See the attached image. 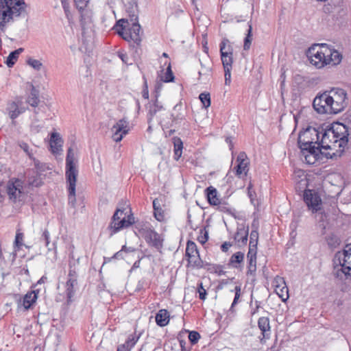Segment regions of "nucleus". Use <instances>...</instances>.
Segmentation results:
<instances>
[{
  "label": "nucleus",
  "mask_w": 351,
  "mask_h": 351,
  "mask_svg": "<svg viewBox=\"0 0 351 351\" xmlns=\"http://www.w3.org/2000/svg\"><path fill=\"white\" fill-rule=\"evenodd\" d=\"M129 131L130 127L128 121L125 119H119L112 128V138L114 141L120 142Z\"/></svg>",
  "instance_id": "dca6fc26"
},
{
  "label": "nucleus",
  "mask_w": 351,
  "mask_h": 351,
  "mask_svg": "<svg viewBox=\"0 0 351 351\" xmlns=\"http://www.w3.org/2000/svg\"><path fill=\"white\" fill-rule=\"evenodd\" d=\"M307 56L310 63L318 69L337 66L343 58L338 50L326 43L312 45L308 50Z\"/></svg>",
  "instance_id": "f03ea898"
},
{
  "label": "nucleus",
  "mask_w": 351,
  "mask_h": 351,
  "mask_svg": "<svg viewBox=\"0 0 351 351\" xmlns=\"http://www.w3.org/2000/svg\"><path fill=\"white\" fill-rule=\"evenodd\" d=\"M185 343H186V342L184 340H180V345L182 347V351H189L188 350H186L185 348H184V344Z\"/></svg>",
  "instance_id": "680f3d73"
},
{
  "label": "nucleus",
  "mask_w": 351,
  "mask_h": 351,
  "mask_svg": "<svg viewBox=\"0 0 351 351\" xmlns=\"http://www.w3.org/2000/svg\"><path fill=\"white\" fill-rule=\"evenodd\" d=\"M258 239V232L257 230H252L250 233V241L249 249H256L257 250V244Z\"/></svg>",
  "instance_id": "37998d69"
},
{
  "label": "nucleus",
  "mask_w": 351,
  "mask_h": 351,
  "mask_svg": "<svg viewBox=\"0 0 351 351\" xmlns=\"http://www.w3.org/2000/svg\"><path fill=\"white\" fill-rule=\"evenodd\" d=\"M153 208L154 215L156 219L160 222L164 221L165 220V210L159 206H157V199L153 201Z\"/></svg>",
  "instance_id": "72a5a7b5"
},
{
  "label": "nucleus",
  "mask_w": 351,
  "mask_h": 351,
  "mask_svg": "<svg viewBox=\"0 0 351 351\" xmlns=\"http://www.w3.org/2000/svg\"><path fill=\"white\" fill-rule=\"evenodd\" d=\"M121 252H122V250H119V252H116L114 256H113V258H119L121 256Z\"/></svg>",
  "instance_id": "e2e57ef3"
},
{
  "label": "nucleus",
  "mask_w": 351,
  "mask_h": 351,
  "mask_svg": "<svg viewBox=\"0 0 351 351\" xmlns=\"http://www.w3.org/2000/svg\"><path fill=\"white\" fill-rule=\"evenodd\" d=\"M200 339V335L197 331H191L189 334V339L192 344H195Z\"/></svg>",
  "instance_id": "8fccbe9b"
},
{
  "label": "nucleus",
  "mask_w": 351,
  "mask_h": 351,
  "mask_svg": "<svg viewBox=\"0 0 351 351\" xmlns=\"http://www.w3.org/2000/svg\"><path fill=\"white\" fill-rule=\"evenodd\" d=\"M220 53L223 69H232L233 49L228 39H223L220 43Z\"/></svg>",
  "instance_id": "4468645a"
},
{
  "label": "nucleus",
  "mask_w": 351,
  "mask_h": 351,
  "mask_svg": "<svg viewBox=\"0 0 351 351\" xmlns=\"http://www.w3.org/2000/svg\"><path fill=\"white\" fill-rule=\"evenodd\" d=\"M62 8L64 10L65 14L66 16V18L69 21H71L72 19V15L69 10V1H66L64 3H62Z\"/></svg>",
  "instance_id": "3c124183"
},
{
  "label": "nucleus",
  "mask_w": 351,
  "mask_h": 351,
  "mask_svg": "<svg viewBox=\"0 0 351 351\" xmlns=\"http://www.w3.org/2000/svg\"><path fill=\"white\" fill-rule=\"evenodd\" d=\"M320 134L322 138H319V152L325 154L327 158H332L341 152L348 144V129L342 123H333Z\"/></svg>",
  "instance_id": "f257e3e1"
},
{
  "label": "nucleus",
  "mask_w": 351,
  "mask_h": 351,
  "mask_svg": "<svg viewBox=\"0 0 351 351\" xmlns=\"http://www.w3.org/2000/svg\"><path fill=\"white\" fill-rule=\"evenodd\" d=\"M26 95L27 96L25 101L27 104L34 108L39 105V90L34 86L32 83H27Z\"/></svg>",
  "instance_id": "5701e85b"
},
{
  "label": "nucleus",
  "mask_w": 351,
  "mask_h": 351,
  "mask_svg": "<svg viewBox=\"0 0 351 351\" xmlns=\"http://www.w3.org/2000/svg\"><path fill=\"white\" fill-rule=\"evenodd\" d=\"M49 144V150L52 154L57 156L62 154L64 141L59 133L56 132L51 133Z\"/></svg>",
  "instance_id": "412c9836"
},
{
  "label": "nucleus",
  "mask_w": 351,
  "mask_h": 351,
  "mask_svg": "<svg viewBox=\"0 0 351 351\" xmlns=\"http://www.w3.org/2000/svg\"><path fill=\"white\" fill-rule=\"evenodd\" d=\"M340 267L335 268V276L340 278L351 277V243L339 253Z\"/></svg>",
  "instance_id": "6e6552de"
},
{
  "label": "nucleus",
  "mask_w": 351,
  "mask_h": 351,
  "mask_svg": "<svg viewBox=\"0 0 351 351\" xmlns=\"http://www.w3.org/2000/svg\"><path fill=\"white\" fill-rule=\"evenodd\" d=\"M114 29L125 41L133 45H140L141 42V26L136 19H120L117 22Z\"/></svg>",
  "instance_id": "20e7f679"
},
{
  "label": "nucleus",
  "mask_w": 351,
  "mask_h": 351,
  "mask_svg": "<svg viewBox=\"0 0 351 351\" xmlns=\"http://www.w3.org/2000/svg\"><path fill=\"white\" fill-rule=\"evenodd\" d=\"M24 234L21 231L20 229H18L16 232L15 239L14 241V252L15 254L17 252H19L22 246L24 245Z\"/></svg>",
  "instance_id": "473e14b6"
},
{
  "label": "nucleus",
  "mask_w": 351,
  "mask_h": 351,
  "mask_svg": "<svg viewBox=\"0 0 351 351\" xmlns=\"http://www.w3.org/2000/svg\"><path fill=\"white\" fill-rule=\"evenodd\" d=\"M156 323L160 327L166 326L170 321V314L167 309H160L155 317Z\"/></svg>",
  "instance_id": "cd10ccee"
},
{
  "label": "nucleus",
  "mask_w": 351,
  "mask_h": 351,
  "mask_svg": "<svg viewBox=\"0 0 351 351\" xmlns=\"http://www.w3.org/2000/svg\"><path fill=\"white\" fill-rule=\"evenodd\" d=\"M39 289L27 291L18 302V308H23L24 311L33 308L38 298Z\"/></svg>",
  "instance_id": "f3484780"
},
{
  "label": "nucleus",
  "mask_w": 351,
  "mask_h": 351,
  "mask_svg": "<svg viewBox=\"0 0 351 351\" xmlns=\"http://www.w3.org/2000/svg\"><path fill=\"white\" fill-rule=\"evenodd\" d=\"M199 99H200L202 106L205 108H208L210 106L211 100L210 95L209 93H202L199 95Z\"/></svg>",
  "instance_id": "a18cd8bd"
},
{
  "label": "nucleus",
  "mask_w": 351,
  "mask_h": 351,
  "mask_svg": "<svg viewBox=\"0 0 351 351\" xmlns=\"http://www.w3.org/2000/svg\"><path fill=\"white\" fill-rule=\"evenodd\" d=\"M250 170V159L244 152H241L237 156L236 165L232 169L236 177L245 179Z\"/></svg>",
  "instance_id": "9b49d317"
},
{
  "label": "nucleus",
  "mask_w": 351,
  "mask_h": 351,
  "mask_svg": "<svg viewBox=\"0 0 351 351\" xmlns=\"http://www.w3.org/2000/svg\"><path fill=\"white\" fill-rule=\"evenodd\" d=\"M124 214V210L117 209L112 218V221L110 225H113L114 222H120L121 216Z\"/></svg>",
  "instance_id": "09e8293b"
},
{
  "label": "nucleus",
  "mask_w": 351,
  "mask_h": 351,
  "mask_svg": "<svg viewBox=\"0 0 351 351\" xmlns=\"http://www.w3.org/2000/svg\"><path fill=\"white\" fill-rule=\"evenodd\" d=\"M275 292L283 302L289 298V290L284 278L277 276L273 281Z\"/></svg>",
  "instance_id": "4be33fe9"
},
{
  "label": "nucleus",
  "mask_w": 351,
  "mask_h": 351,
  "mask_svg": "<svg viewBox=\"0 0 351 351\" xmlns=\"http://www.w3.org/2000/svg\"><path fill=\"white\" fill-rule=\"evenodd\" d=\"M143 237L146 242L159 250L162 246V239L160 234L150 228L143 229Z\"/></svg>",
  "instance_id": "a211bd4d"
},
{
  "label": "nucleus",
  "mask_w": 351,
  "mask_h": 351,
  "mask_svg": "<svg viewBox=\"0 0 351 351\" xmlns=\"http://www.w3.org/2000/svg\"><path fill=\"white\" fill-rule=\"evenodd\" d=\"M199 253L197 249L196 243L192 241H188L186 242V250H185V258L192 254H197Z\"/></svg>",
  "instance_id": "4c0bfd02"
},
{
  "label": "nucleus",
  "mask_w": 351,
  "mask_h": 351,
  "mask_svg": "<svg viewBox=\"0 0 351 351\" xmlns=\"http://www.w3.org/2000/svg\"><path fill=\"white\" fill-rule=\"evenodd\" d=\"M317 216L319 217V221H324L327 219V215L322 208V210L317 213Z\"/></svg>",
  "instance_id": "5fc2aeb1"
},
{
  "label": "nucleus",
  "mask_w": 351,
  "mask_h": 351,
  "mask_svg": "<svg viewBox=\"0 0 351 351\" xmlns=\"http://www.w3.org/2000/svg\"><path fill=\"white\" fill-rule=\"evenodd\" d=\"M140 263H141V259L136 261L134 263V265H133V267H138L139 265H140Z\"/></svg>",
  "instance_id": "0e129e2a"
},
{
  "label": "nucleus",
  "mask_w": 351,
  "mask_h": 351,
  "mask_svg": "<svg viewBox=\"0 0 351 351\" xmlns=\"http://www.w3.org/2000/svg\"><path fill=\"white\" fill-rule=\"evenodd\" d=\"M134 223V217L130 212L127 214L124 212L123 216L120 219V222H114L113 225H110V228L112 230L113 233H116L123 228H127Z\"/></svg>",
  "instance_id": "b1692460"
},
{
  "label": "nucleus",
  "mask_w": 351,
  "mask_h": 351,
  "mask_svg": "<svg viewBox=\"0 0 351 351\" xmlns=\"http://www.w3.org/2000/svg\"><path fill=\"white\" fill-rule=\"evenodd\" d=\"M139 339V336L136 334V332L130 335L128 337L127 340L123 344H121V348L123 349H126L128 351H131V350L134 347L136 343L138 342Z\"/></svg>",
  "instance_id": "7c9ffc66"
},
{
  "label": "nucleus",
  "mask_w": 351,
  "mask_h": 351,
  "mask_svg": "<svg viewBox=\"0 0 351 351\" xmlns=\"http://www.w3.org/2000/svg\"><path fill=\"white\" fill-rule=\"evenodd\" d=\"M256 250L249 249L247 254V276H254L256 271Z\"/></svg>",
  "instance_id": "393cba45"
},
{
  "label": "nucleus",
  "mask_w": 351,
  "mask_h": 351,
  "mask_svg": "<svg viewBox=\"0 0 351 351\" xmlns=\"http://www.w3.org/2000/svg\"><path fill=\"white\" fill-rule=\"evenodd\" d=\"M197 240L202 245L205 244L208 240V233L206 228L199 230V235L197 236Z\"/></svg>",
  "instance_id": "49530a36"
},
{
  "label": "nucleus",
  "mask_w": 351,
  "mask_h": 351,
  "mask_svg": "<svg viewBox=\"0 0 351 351\" xmlns=\"http://www.w3.org/2000/svg\"><path fill=\"white\" fill-rule=\"evenodd\" d=\"M303 199L308 209L312 213H317L322 210V200L319 195L314 190L306 189L304 192Z\"/></svg>",
  "instance_id": "9d476101"
},
{
  "label": "nucleus",
  "mask_w": 351,
  "mask_h": 351,
  "mask_svg": "<svg viewBox=\"0 0 351 351\" xmlns=\"http://www.w3.org/2000/svg\"><path fill=\"white\" fill-rule=\"evenodd\" d=\"M234 292V300H233V302L231 304V306H230V310L231 311H233V308L240 301V298L242 295V293H241V285H237L234 290L232 291Z\"/></svg>",
  "instance_id": "79ce46f5"
},
{
  "label": "nucleus",
  "mask_w": 351,
  "mask_h": 351,
  "mask_svg": "<svg viewBox=\"0 0 351 351\" xmlns=\"http://www.w3.org/2000/svg\"><path fill=\"white\" fill-rule=\"evenodd\" d=\"M244 260V254L241 252H237L233 254L230 258V265L233 267L238 268L239 265Z\"/></svg>",
  "instance_id": "f704fd0d"
},
{
  "label": "nucleus",
  "mask_w": 351,
  "mask_h": 351,
  "mask_svg": "<svg viewBox=\"0 0 351 351\" xmlns=\"http://www.w3.org/2000/svg\"><path fill=\"white\" fill-rule=\"evenodd\" d=\"M73 149L69 147L66 157L65 178L68 191L69 203L75 206L76 203L75 186L78 169Z\"/></svg>",
  "instance_id": "7ed1b4c3"
},
{
  "label": "nucleus",
  "mask_w": 351,
  "mask_h": 351,
  "mask_svg": "<svg viewBox=\"0 0 351 351\" xmlns=\"http://www.w3.org/2000/svg\"><path fill=\"white\" fill-rule=\"evenodd\" d=\"M252 41V25H249V28L247 30V34L244 40L243 49L245 50H248L250 48L251 44Z\"/></svg>",
  "instance_id": "c03bdc74"
},
{
  "label": "nucleus",
  "mask_w": 351,
  "mask_h": 351,
  "mask_svg": "<svg viewBox=\"0 0 351 351\" xmlns=\"http://www.w3.org/2000/svg\"><path fill=\"white\" fill-rule=\"evenodd\" d=\"M231 70H232V69H224L225 84L226 85H230V82H231Z\"/></svg>",
  "instance_id": "603ef678"
},
{
  "label": "nucleus",
  "mask_w": 351,
  "mask_h": 351,
  "mask_svg": "<svg viewBox=\"0 0 351 351\" xmlns=\"http://www.w3.org/2000/svg\"><path fill=\"white\" fill-rule=\"evenodd\" d=\"M158 79L162 82L169 83L173 82L175 80V76L171 69V64L169 60H166L163 66H160L157 72Z\"/></svg>",
  "instance_id": "aec40b11"
},
{
  "label": "nucleus",
  "mask_w": 351,
  "mask_h": 351,
  "mask_svg": "<svg viewBox=\"0 0 351 351\" xmlns=\"http://www.w3.org/2000/svg\"><path fill=\"white\" fill-rule=\"evenodd\" d=\"M330 105L333 114H337L344 110L347 105V93L342 88H332L328 91Z\"/></svg>",
  "instance_id": "1a4fd4ad"
},
{
  "label": "nucleus",
  "mask_w": 351,
  "mask_h": 351,
  "mask_svg": "<svg viewBox=\"0 0 351 351\" xmlns=\"http://www.w3.org/2000/svg\"><path fill=\"white\" fill-rule=\"evenodd\" d=\"M162 57H165V58H169V55H168L167 53H165V52H164V53H162Z\"/></svg>",
  "instance_id": "774afa93"
},
{
  "label": "nucleus",
  "mask_w": 351,
  "mask_h": 351,
  "mask_svg": "<svg viewBox=\"0 0 351 351\" xmlns=\"http://www.w3.org/2000/svg\"><path fill=\"white\" fill-rule=\"evenodd\" d=\"M21 101V99L18 101H10L8 104L7 110L8 112L9 117L14 121L21 114L25 111V108H19L18 102Z\"/></svg>",
  "instance_id": "a878e982"
},
{
  "label": "nucleus",
  "mask_w": 351,
  "mask_h": 351,
  "mask_svg": "<svg viewBox=\"0 0 351 351\" xmlns=\"http://www.w3.org/2000/svg\"><path fill=\"white\" fill-rule=\"evenodd\" d=\"M183 144L182 141L178 138L177 142L174 143V160L178 161L182 154Z\"/></svg>",
  "instance_id": "ea45409f"
},
{
  "label": "nucleus",
  "mask_w": 351,
  "mask_h": 351,
  "mask_svg": "<svg viewBox=\"0 0 351 351\" xmlns=\"http://www.w3.org/2000/svg\"><path fill=\"white\" fill-rule=\"evenodd\" d=\"M330 101L328 92H324L314 99L313 105L318 113L333 114Z\"/></svg>",
  "instance_id": "f8f14e48"
},
{
  "label": "nucleus",
  "mask_w": 351,
  "mask_h": 351,
  "mask_svg": "<svg viewBox=\"0 0 351 351\" xmlns=\"http://www.w3.org/2000/svg\"><path fill=\"white\" fill-rule=\"evenodd\" d=\"M187 261L186 267L197 268L201 267L202 260L200 257L199 253L197 254H192L188 257H186Z\"/></svg>",
  "instance_id": "c756f323"
},
{
  "label": "nucleus",
  "mask_w": 351,
  "mask_h": 351,
  "mask_svg": "<svg viewBox=\"0 0 351 351\" xmlns=\"http://www.w3.org/2000/svg\"><path fill=\"white\" fill-rule=\"evenodd\" d=\"M43 236L45 237V241H46V245H48L49 243V234L47 231H45L43 233Z\"/></svg>",
  "instance_id": "13d9d810"
},
{
  "label": "nucleus",
  "mask_w": 351,
  "mask_h": 351,
  "mask_svg": "<svg viewBox=\"0 0 351 351\" xmlns=\"http://www.w3.org/2000/svg\"><path fill=\"white\" fill-rule=\"evenodd\" d=\"M320 132L315 128L308 127L299 134L298 144L301 150L311 148L319 149Z\"/></svg>",
  "instance_id": "423d86ee"
},
{
  "label": "nucleus",
  "mask_w": 351,
  "mask_h": 351,
  "mask_svg": "<svg viewBox=\"0 0 351 351\" xmlns=\"http://www.w3.org/2000/svg\"><path fill=\"white\" fill-rule=\"evenodd\" d=\"M25 185L23 181L19 178H12L7 184V193L10 201L13 203L23 202L26 197Z\"/></svg>",
  "instance_id": "0eeeda50"
},
{
  "label": "nucleus",
  "mask_w": 351,
  "mask_h": 351,
  "mask_svg": "<svg viewBox=\"0 0 351 351\" xmlns=\"http://www.w3.org/2000/svg\"><path fill=\"white\" fill-rule=\"evenodd\" d=\"M119 57L121 58V59L123 61V62H125V58L126 57V55L125 54H119Z\"/></svg>",
  "instance_id": "338daca9"
},
{
  "label": "nucleus",
  "mask_w": 351,
  "mask_h": 351,
  "mask_svg": "<svg viewBox=\"0 0 351 351\" xmlns=\"http://www.w3.org/2000/svg\"><path fill=\"white\" fill-rule=\"evenodd\" d=\"M23 51L22 48H19L12 52H11L6 60V64L9 67H12L15 62L17 61L19 54Z\"/></svg>",
  "instance_id": "e433bc0d"
},
{
  "label": "nucleus",
  "mask_w": 351,
  "mask_h": 351,
  "mask_svg": "<svg viewBox=\"0 0 351 351\" xmlns=\"http://www.w3.org/2000/svg\"><path fill=\"white\" fill-rule=\"evenodd\" d=\"M162 108V106L158 104L157 99L153 104H149V106H147L149 119H152V118L156 115V114L160 110H161Z\"/></svg>",
  "instance_id": "58836bf2"
},
{
  "label": "nucleus",
  "mask_w": 351,
  "mask_h": 351,
  "mask_svg": "<svg viewBox=\"0 0 351 351\" xmlns=\"http://www.w3.org/2000/svg\"><path fill=\"white\" fill-rule=\"evenodd\" d=\"M122 252H129L133 251L130 247H127L126 245H123L121 250Z\"/></svg>",
  "instance_id": "052dcab7"
},
{
  "label": "nucleus",
  "mask_w": 351,
  "mask_h": 351,
  "mask_svg": "<svg viewBox=\"0 0 351 351\" xmlns=\"http://www.w3.org/2000/svg\"><path fill=\"white\" fill-rule=\"evenodd\" d=\"M198 269H204L210 273H220L222 270V267L220 265L204 261H202L201 267H199Z\"/></svg>",
  "instance_id": "c9c22d12"
},
{
  "label": "nucleus",
  "mask_w": 351,
  "mask_h": 351,
  "mask_svg": "<svg viewBox=\"0 0 351 351\" xmlns=\"http://www.w3.org/2000/svg\"><path fill=\"white\" fill-rule=\"evenodd\" d=\"M117 351H128V350H127L126 349L122 348L121 346L120 345V346H118Z\"/></svg>",
  "instance_id": "69168bd1"
},
{
  "label": "nucleus",
  "mask_w": 351,
  "mask_h": 351,
  "mask_svg": "<svg viewBox=\"0 0 351 351\" xmlns=\"http://www.w3.org/2000/svg\"><path fill=\"white\" fill-rule=\"evenodd\" d=\"M142 96L145 99H149V89H148V86H147V80H145L143 88V90H142Z\"/></svg>",
  "instance_id": "864d4df0"
},
{
  "label": "nucleus",
  "mask_w": 351,
  "mask_h": 351,
  "mask_svg": "<svg viewBox=\"0 0 351 351\" xmlns=\"http://www.w3.org/2000/svg\"><path fill=\"white\" fill-rule=\"evenodd\" d=\"M248 238V229L240 228L237 231L234 239L238 243L245 245Z\"/></svg>",
  "instance_id": "2f4dec72"
},
{
  "label": "nucleus",
  "mask_w": 351,
  "mask_h": 351,
  "mask_svg": "<svg viewBox=\"0 0 351 351\" xmlns=\"http://www.w3.org/2000/svg\"><path fill=\"white\" fill-rule=\"evenodd\" d=\"M196 293H198V298L200 300L204 301L207 298V290L202 282L197 283Z\"/></svg>",
  "instance_id": "a19ab883"
},
{
  "label": "nucleus",
  "mask_w": 351,
  "mask_h": 351,
  "mask_svg": "<svg viewBox=\"0 0 351 351\" xmlns=\"http://www.w3.org/2000/svg\"><path fill=\"white\" fill-rule=\"evenodd\" d=\"M260 308V305L258 304V302H256V307L252 311L251 314L252 315H254L258 312V309Z\"/></svg>",
  "instance_id": "bf43d9fd"
},
{
  "label": "nucleus",
  "mask_w": 351,
  "mask_h": 351,
  "mask_svg": "<svg viewBox=\"0 0 351 351\" xmlns=\"http://www.w3.org/2000/svg\"><path fill=\"white\" fill-rule=\"evenodd\" d=\"M24 8V0H0V29L4 31L13 16L20 15Z\"/></svg>",
  "instance_id": "39448f33"
},
{
  "label": "nucleus",
  "mask_w": 351,
  "mask_h": 351,
  "mask_svg": "<svg viewBox=\"0 0 351 351\" xmlns=\"http://www.w3.org/2000/svg\"><path fill=\"white\" fill-rule=\"evenodd\" d=\"M319 152V149L311 148L306 150H302V156L304 158V161L307 164H314L317 160V156Z\"/></svg>",
  "instance_id": "c85d7f7f"
},
{
  "label": "nucleus",
  "mask_w": 351,
  "mask_h": 351,
  "mask_svg": "<svg viewBox=\"0 0 351 351\" xmlns=\"http://www.w3.org/2000/svg\"><path fill=\"white\" fill-rule=\"evenodd\" d=\"M27 64L37 71H39L43 66L40 61L34 58H29L27 60Z\"/></svg>",
  "instance_id": "de8ad7c7"
},
{
  "label": "nucleus",
  "mask_w": 351,
  "mask_h": 351,
  "mask_svg": "<svg viewBox=\"0 0 351 351\" xmlns=\"http://www.w3.org/2000/svg\"><path fill=\"white\" fill-rule=\"evenodd\" d=\"M232 246V244L230 242H224L221 245V250L223 252H226L228 251L229 248Z\"/></svg>",
  "instance_id": "6e6d98bb"
},
{
  "label": "nucleus",
  "mask_w": 351,
  "mask_h": 351,
  "mask_svg": "<svg viewBox=\"0 0 351 351\" xmlns=\"http://www.w3.org/2000/svg\"><path fill=\"white\" fill-rule=\"evenodd\" d=\"M258 327L261 332L259 337L261 344H265L267 340L271 338V325L268 317H261L258 319Z\"/></svg>",
  "instance_id": "6ab92c4d"
},
{
  "label": "nucleus",
  "mask_w": 351,
  "mask_h": 351,
  "mask_svg": "<svg viewBox=\"0 0 351 351\" xmlns=\"http://www.w3.org/2000/svg\"><path fill=\"white\" fill-rule=\"evenodd\" d=\"M205 195L208 203L212 206H218L221 203V200L217 195V189L210 186L205 189Z\"/></svg>",
  "instance_id": "bb28decb"
},
{
  "label": "nucleus",
  "mask_w": 351,
  "mask_h": 351,
  "mask_svg": "<svg viewBox=\"0 0 351 351\" xmlns=\"http://www.w3.org/2000/svg\"><path fill=\"white\" fill-rule=\"evenodd\" d=\"M78 274L75 267L69 264L67 280L65 283V293L67 301L71 302L75 294V287L77 285Z\"/></svg>",
  "instance_id": "ddd939ff"
},
{
  "label": "nucleus",
  "mask_w": 351,
  "mask_h": 351,
  "mask_svg": "<svg viewBox=\"0 0 351 351\" xmlns=\"http://www.w3.org/2000/svg\"><path fill=\"white\" fill-rule=\"evenodd\" d=\"M76 8L81 14L80 24L84 30L92 23V12L86 10L89 0H74Z\"/></svg>",
  "instance_id": "2eb2a0df"
},
{
  "label": "nucleus",
  "mask_w": 351,
  "mask_h": 351,
  "mask_svg": "<svg viewBox=\"0 0 351 351\" xmlns=\"http://www.w3.org/2000/svg\"><path fill=\"white\" fill-rule=\"evenodd\" d=\"M162 82H160L159 80V82H157L156 84V86H155V91L156 93V94H159L160 90H162Z\"/></svg>",
  "instance_id": "4d7b16f0"
}]
</instances>
